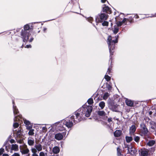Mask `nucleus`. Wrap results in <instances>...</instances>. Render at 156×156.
I'll use <instances>...</instances> for the list:
<instances>
[{
	"mask_svg": "<svg viewBox=\"0 0 156 156\" xmlns=\"http://www.w3.org/2000/svg\"><path fill=\"white\" fill-rule=\"evenodd\" d=\"M93 108L91 106H87L84 105L74 113L75 119L73 120V122L76 123L81 121L85 118L90 116L92 112Z\"/></svg>",
	"mask_w": 156,
	"mask_h": 156,
	"instance_id": "nucleus-1",
	"label": "nucleus"
},
{
	"mask_svg": "<svg viewBox=\"0 0 156 156\" xmlns=\"http://www.w3.org/2000/svg\"><path fill=\"white\" fill-rule=\"evenodd\" d=\"M118 36L115 37V40H112V37L111 36H109L108 38V45L110 53L112 55L114 52L115 49V44L118 42Z\"/></svg>",
	"mask_w": 156,
	"mask_h": 156,
	"instance_id": "nucleus-2",
	"label": "nucleus"
},
{
	"mask_svg": "<svg viewBox=\"0 0 156 156\" xmlns=\"http://www.w3.org/2000/svg\"><path fill=\"white\" fill-rule=\"evenodd\" d=\"M30 28L29 25L28 24H27L24 26V30H22L21 31V35L23 39V42L28 41L29 39L30 34L27 30L30 29Z\"/></svg>",
	"mask_w": 156,
	"mask_h": 156,
	"instance_id": "nucleus-3",
	"label": "nucleus"
},
{
	"mask_svg": "<svg viewBox=\"0 0 156 156\" xmlns=\"http://www.w3.org/2000/svg\"><path fill=\"white\" fill-rule=\"evenodd\" d=\"M75 119V115H72L70 118H68L61 122V124H63L68 128H71L73 125V121Z\"/></svg>",
	"mask_w": 156,
	"mask_h": 156,
	"instance_id": "nucleus-4",
	"label": "nucleus"
},
{
	"mask_svg": "<svg viewBox=\"0 0 156 156\" xmlns=\"http://www.w3.org/2000/svg\"><path fill=\"white\" fill-rule=\"evenodd\" d=\"M13 104V112L15 116L14 119V121H18L20 120V119L21 118V115H19V112L18 110L16 108V107L15 106L14 102L12 101Z\"/></svg>",
	"mask_w": 156,
	"mask_h": 156,
	"instance_id": "nucleus-5",
	"label": "nucleus"
},
{
	"mask_svg": "<svg viewBox=\"0 0 156 156\" xmlns=\"http://www.w3.org/2000/svg\"><path fill=\"white\" fill-rule=\"evenodd\" d=\"M108 16L107 14L101 13L100 15L99 16L100 19L96 17L95 19L96 22L97 23L99 22H102L103 20H107Z\"/></svg>",
	"mask_w": 156,
	"mask_h": 156,
	"instance_id": "nucleus-6",
	"label": "nucleus"
},
{
	"mask_svg": "<svg viewBox=\"0 0 156 156\" xmlns=\"http://www.w3.org/2000/svg\"><path fill=\"white\" fill-rule=\"evenodd\" d=\"M31 149L36 152H40L42 151L43 146L40 143L35 144L34 147H32Z\"/></svg>",
	"mask_w": 156,
	"mask_h": 156,
	"instance_id": "nucleus-7",
	"label": "nucleus"
},
{
	"mask_svg": "<svg viewBox=\"0 0 156 156\" xmlns=\"http://www.w3.org/2000/svg\"><path fill=\"white\" fill-rule=\"evenodd\" d=\"M20 151L22 154H28L30 151L27 145L24 144L23 147H21L20 146Z\"/></svg>",
	"mask_w": 156,
	"mask_h": 156,
	"instance_id": "nucleus-8",
	"label": "nucleus"
},
{
	"mask_svg": "<svg viewBox=\"0 0 156 156\" xmlns=\"http://www.w3.org/2000/svg\"><path fill=\"white\" fill-rule=\"evenodd\" d=\"M66 134V133L65 132L56 133L55 135V138L58 140H61L63 139L64 137H65Z\"/></svg>",
	"mask_w": 156,
	"mask_h": 156,
	"instance_id": "nucleus-9",
	"label": "nucleus"
},
{
	"mask_svg": "<svg viewBox=\"0 0 156 156\" xmlns=\"http://www.w3.org/2000/svg\"><path fill=\"white\" fill-rule=\"evenodd\" d=\"M140 126V130L142 134L144 135H147L148 132V130L145 125L144 124H141Z\"/></svg>",
	"mask_w": 156,
	"mask_h": 156,
	"instance_id": "nucleus-10",
	"label": "nucleus"
},
{
	"mask_svg": "<svg viewBox=\"0 0 156 156\" xmlns=\"http://www.w3.org/2000/svg\"><path fill=\"white\" fill-rule=\"evenodd\" d=\"M23 120L24 123L25 124L27 129H30L32 128V125L30 122L26 119H23Z\"/></svg>",
	"mask_w": 156,
	"mask_h": 156,
	"instance_id": "nucleus-11",
	"label": "nucleus"
},
{
	"mask_svg": "<svg viewBox=\"0 0 156 156\" xmlns=\"http://www.w3.org/2000/svg\"><path fill=\"white\" fill-rule=\"evenodd\" d=\"M151 126L150 130L151 132H153L156 130V124L154 122H150Z\"/></svg>",
	"mask_w": 156,
	"mask_h": 156,
	"instance_id": "nucleus-12",
	"label": "nucleus"
},
{
	"mask_svg": "<svg viewBox=\"0 0 156 156\" xmlns=\"http://www.w3.org/2000/svg\"><path fill=\"white\" fill-rule=\"evenodd\" d=\"M14 133L16 134L18 137L20 136L22 134L23 130L21 128H19L18 130H14Z\"/></svg>",
	"mask_w": 156,
	"mask_h": 156,
	"instance_id": "nucleus-13",
	"label": "nucleus"
},
{
	"mask_svg": "<svg viewBox=\"0 0 156 156\" xmlns=\"http://www.w3.org/2000/svg\"><path fill=\"white\" fill-rule=\"evenodd\" d=\"M136 129L135 126L133 125L129 128V134L131 135L133 134Z\"/></svg>",
	"mask_w": 156,
	"mask_h": 156,
	"instance_id": "nucleus-14",
	"label": "nucleus"
},
{
	"mask_svg": "<svg viewBox=\"0 0 156 156\" xmlns=\"http://www.w3.org/2000/svg\"><path fill=\"white\" fill-rule=\"evenodd\" d=\"M104 6L103 7V11L109 14L111 13V10H110V9L108 6H106L105 5H104Z\"/></svg>",
	"mask_w": 156,
	"mask_h": 156,
	"instance_id": "nucleus-15",
	"label": "nucleus"
},
{
	"mask_svg": "<svg viewBox=\"0 0 156 156\" xmlns=\"http://www.w3.org/2000/svg\"><path fill=\"white\" fill-rule=\"evenodd\" d=\"M126 105L132 107L133 105V102L131 100L126 99L125 101Z\"/></svg>",
	"mask_w": 156,
	"mask_h": 156,
	"instance_id": "nucleus-16",
	"label": "nucleus"
},
{
	"mask_svg": "<svg viewBox=\"0 0 156 156\" xmlns=\"http://www.w3.org/2000/svg\"><path fill=\"white\" fill-rule=\"evenodd\" d=\"M11 150H13L15 151H17L19 150L18 146L16 144H12V147Z\"/></svg>",
	"mask_w": 156,
	"mask_h": 156,
	"instance_id": "nucleus-17",
	"label": "nucleus"
},
{
	"mask_svg": "<svg viewBox=\"0 0 156 156\" xmlns=\"http://www.w3.org/2000/svg\"><path fill=\"white\" fill-rule=\"evenodd\" d=\"M127 149L129 152L133 153H134L135 152V149L133 148V146L131 145H128L127 146Z\"/></svg>",
	"mask_w": 156,
	"mask_h": 156,
	"instance_id": "nucleus-18",
	"label": "nucleus"
},
{
	"mask_svg": "<svg viewBox=\"0 0 156 156\" xmlns=\"http://www.w3.org/2000/svg\"><path fill=\"white\" fill-rule=\"evenodd\" d=\"M59 151V149L58 147H55L53 148V152L54 154H56L58 153Z\"/></svg>",
	"mask_w": 156,
	"mask_h": 156,
	"instance_id": "nucleus-19",
	"label": "nucleus"
},
{
	"mask_svg": "<svg viewBox=\"0 0 156 156\" xmlns=\"http://www.w3.org/2000/svg\"><path fill=\"white\" fill-rule=\"evenodd\" d=\"M59 126L58 127V129L59 131H62L65 129V127L63 126H64L63 124H61V122H59Z\"/></svg>",
	"mask_w": 156,
	"mask_h": 156,
	"instance_id": "nucleus-20",
	"label": "nucleus"
},
{
	"mask_svg": "<svg viewBox=\"0 0 156 156\" xmlns=\"http://www.w3.org/2000/svg\"><path fill=\"white\" fill-rule=\"evenodd\" d=\"M121 131L120 130H116L114 133V135L115 137H119L120 136Z\"/></svg>",
	"mask_w": 156,
	"mask_h": 156,
	"instance_id": "nucleus-21",
	"label": "nucleus"
},
{
	"mask_svg": "<svg viewBox=\"0 0 156 156\" xmlns=\"http://www.w3.org/2000/svg\"><path fill=\"white\" fill-rule=\"evenodd\" d=\"M34 140H32L30 139H28V144L29 146H33L34 145Z\"/></svg>",
	"mask_w": 156,
	"mask_h": 156,
	"instance_id": "nucleus-22",
	"label": "nucleus"
},
{
	"mask_svg": "<svg viewBox=\"0 0 156 156\" xmlns=\"http://www.w3.org/2000/svg\"><path fill=\"white\" fill-rule=\"evenodd\" d=\"M99 106L101 108V109H103L105 106V103L103 101L100 102L99 104Z\"/></svg>",
	"mask_w": 156,
	"mask_h": 156,
	"instance_id": "nucleus-23",
	"label": "nucleus"
},
{
	"mask_svg": "<svg viewBox=\"0 0 156 156\" xmlns=\"http://www.w3.org/2000/svg\"><path fill=\"white\" fill-rule=\"evenodd\" d=\"M119 30V27L116 25L115 26L113 30L114 33L115 34H116L118 33Z\"/></svg>",
	"mask_w": 156,
	"mask_h": 156,
	"instance_id": "nucleus-24",
	"label": "nucleus"
},
{
	"mask_svg": "<svg viewBox=\"0 0 156 156\" xmlns=\"http://www.w3.org/2000/svg\"><path fill=\"white\" fill-rule=\"evenodd\" d=\"M29 130V132L28 133V135L30 136H33L34 134V129H27Z\"/></svg>",
	"mask_w": 156,
	"mask_h": 156,
	"instance_id": "nucleus-25",
	"label": "nucleus"
},
{
	"mask_svg": "<svg viewBox=\"0 0 156 156\" xmlns=\"http://www.w3.org/2000/svg\"><path fill=\"white\" fill-rule=\"evenodd\" d=\"M141 154L142 156H147L148 154V152L146 150L142 151L141 152Z\"/></svg>",
	"mask_w": 156,
	"mask_h": 156,
	"instance_id": "nucleus-26",
	"label": "nucleus"
},
{
	"mask_svg": "<svg viewBox=\"0 0 156 156\" xmlns=\"http://www.w3.org/2000/svg\"><path fill=\"white\" fill-rule=\"evenodd\" d=\"M155 143V142L154 140H150L147 143V145L149 146H151L154 144Z\"/></svg>",
	"mask_w": 156,
	"mask_h": 156,
	"instance_id": "nucleus-27",
	"label": "nucleus"
},
{
	"mask_svg": "<svg viewBox=\"0 0 156 156\" xmlns=\"http://www.w3.org/2000/svg\"><path fill=\"white\" fill-rule=\"evenodd\" d=\"M98 114L100 116H105V112L103 111H98Z\"/></svg>",
	"mask_w": 156,
	"mask_h": 156,
	"instance_id": "nucleus-28",
	"label": "nucleus"
},
{
	"mask_svg": "<svg viewBox=\"0 0 156 156\" xmlns=\"http://www.w3.org/2000/svg\"><path fill=\"white\" fill-rule=\"evenodd\" d=\"M126 142L128 143L130 142L133 140V138L131 136H126Z\"/></svg>",
	"mask_w": 156,
	"mask_h": 156,
	"instance_id": "nucleus-29",
	"label": "nucleus"
},
{
	"mask_svg": "<svg viewBox=\"0 0 156 156\" xmlns=\"http://www.w3.org/2000/svg\"><path fill=\"white\" fill-rule=\"evenodd\" d=\"M109 94L108 93H106L104 94L103 98V99L106 100L109 96Z\"/></svg>",
	"mask_w": 156,
	"mask_h": 156,
	"instance_id": "nucleus-30",
	"label": "nucleus"
},
{
	"mask_svg": "<svg viewBox=\"0 0 156 156\" xmlns=\"http://www.w3.org/2000/svg\"><path fill=\"white\" fill-rule=\"evenodd\" d=\"M30 150L32 153V154L31 155L32 156H39L37 153V152L34 151L31 149Z\"/></svg>",
	"mask_w": 156,
	"mask_h": 156,
	"instance_id": "nucleus-31",
	"label": "nucleus"
},
{
	"mask_svg": "<svg viewBox=\"0 0 156 156\" xmlns=\"http://www.w3.org/2000/svg\"><path fill=\"white\" fill-rule=\"evenodd\" d=\"M87 102L89 104L91 105L93 103V99L92 98H90L88 99Z\"/></svg>",
	"mask_w": 156,
	"mask_h": 156,
	"instance_id": "nucleus-32",
	"label": "nucleus"
},
{
	"mask_svg": "<svg viewBox=\"0 0 156 156\" xmlns=\"http://www.w3.org/2000/svg\"><path fill=\"white\" fill-rule=\"evenodd\" d=\"M105 78L107 81H109L111 79V77L107 75H105Z\"/></svg>",
	"mask_w": 156,
	"mask_h": 156,
	"instance_id": "nucleus-33",
	"label": "nucleus"
},
{
	"mask_svg": "<svg viewBox=\"0 0 156 156\" xmlns=\"http://www.w3.org/2000/svg\"><path fill=\"white\" fill-rule=\"evenodd\" d=\"M42 132L43 133H45L47 130V129L46 126H43L42 128Z\"/></svg>",
	"mask_w": 156,
	"mask_h": 156,
	"instance_id": "nucleus-34",
	"label": "nucleus"
},
{
	"mask_svg": "<svg viewBox=\"0 0 156 156\" xmlns=\"http://www.w3.org/2000/svg\"><path fill=\"white\" fill-rule=\"evenodd\" d=\"M117 154L118 156H121V150L118 147L117 148Z\"/></svg>",
	"mask_w": 156,
	"mask_h": 156,
	"instance_id": "nucleus-35",
	"label": "nucleus"
},
{
	"mask_svg": "<svg viewBox=\"0 0 156 156\" xmlns=\"http://www.w3.org/2000/svg\"><path fill=\"white\" fill-rule=\"evenodd\" d=\"M19 126V124L18 123L15 122L13 124V126L14 127V129L18 127Z\"/></svg>",
	"mask_w": 156,
	"mask_h": 156,
	"instance_id": "nucleus-36",
	"label": "nucleus"
},
{
	"mask_svg": "<svg viewBox=\"0 0 156 156\" xmlns=\"http://www.w3.org/2000/svg\"><path fill=\"white\" fill-rule=\"evenodd\" d=\"M134 140L137 142H138L140 140V137L138 136H135L134 138Z\"/></svg>",
	"mask_w": 156,
	"mask_h": 156,
	"instance_id": "nucleus-37",
	"label": "nucleus"
},
{
	"mask_svg": "<svg viewBox=\"0 0 156 156\" xmlns=\"http://www.w3.org/2000/svg\"><path fill=\"white\" fill-rule=\"evenodd\" d=\"M106 87L109 90H110L112 88L110 84L108 83H107Z\"/></svg>",
	"mask_w": 156,
	"mask_h": 156,
	"instance_id": "nucleus-38",
	"label": "nucleus"
},
{
	"mask_svg": "<svg viewBox=\"0 0 156 156\" xmlns=\"http://www.w3.org/2000/svg\"><path fill=\"white\" fill-rule=\"evenodd\" d=\"M123 23L122 21H119L117 23V25H116V26H117L119 27L121 26L122 24H123Z\"/></svg>",
	"mask_w": 156,
	"mask_h": 156,
	"instance_id": "nucleus-39",
	"label": "nucleus"
},
{
	"mask_svg": "<svg viewBox=\"0 0 156 156\" xmlns=\"http://www.w3.org/2000/svg\"><path fill=\"white\" fill-rule=\"evenodd\" d=\"M108 22L106 21H104L102 23V25L103 26H108Z\"/></svg>",
	"mask_w": 156,
	"mask_h": 156,
	"instance_id": "nucleus-40",
	"label": "nucleus"
},
{
	"mask_svg": "<svg viewBox=\"0 0 156 156\" xmlns=\"http://www.w3.org/2000/svg\"><path fill=\"white\" fill-rule=\"evenodd\" d=\"M88 21L90 23H91L93 20V18L92 17H90L87 18Z\"/></svg>",
	"mask_w": 156,
	"mask_h": 156,
	"instance_id": "nucleus-41",
	"label": "nucleus"
},
{
	"mask_svg": "<svg viewBox=\"0 0 156 156\" xmlns=\"http://www.w3.org/2000/svg\"><path fill=\"white\" fill-rule=\"evenodd\" d=\"M44 152L43 151H41L39 154V156H45Z\"/></svg>",
	"mask_w": 156,
	"mask_h": 156,
	"instance_id": "nucleus-42",
	"label": "nucleus"
},
{
	"mask_svg": "<svg viewBox=\"0 0 156 156\" xmlns=\"http://www.w3.org/2000/svg\"><path fill=\"white\" fill-rule=\"evenodd\" d=\"M4 150L3 148H1L0 149V155H1L3 153Z\"/></svg>",
	"mask_w": 156,
	"mask_h": 156,
	"instance_id": "nucleus-43",
	"label": "nucleus"
},
{
	"mask_svg": "<svg viewBox=\"0 0 156 156\" xmlns=\"http://www.w3.org/2000/svg\"><path fill=\"white\" fill-rule=\"evenodd\" d=\"M11 156H20V154L18 153H15Z\"/></svg>",
	"mask_w": 156,
	"mask_h": 156,
	"instance_id": "nucleus-44",
	"label": "nucleus"
},
{
	"mask_svg": "<svg viewBox=\"0 0 156 156\" xmlns=\"http://www.w3.org/2000/svg\"><path fill=\"white\" fill-rule=\"evenodd\" d=\"M17 142L20 144H22L23 142V140H20L17 141Z\"/></svg>",
	"mask_w": 156,
	"mask_h": 156,
	"instance_id": "nucleus-45",
	"label": "nucleus"
},
{
	"mask_svg": "<svg viewBox=\"0 0 156 156\" xmlns=\"http://www.w3.org/2000/svg\"><path fill=\"white\" fill-rule=\"evenodd\" d=\"M111 68H108L107 71V74L108 73V74H109V73L111 72Z\"/></svg>",
	"mask_w": 156,
	"mask_h": 156,
	"instance_id": "nucleus-46",
	"label": "nucleus"
},
{
	"mask_svg": "<svg viewBox=\"0 0 156 156\" xmlns=\"http://www.w3.org/2000/svg\"><path fill=\"white\" fill-rule=\"evenodd\" d=\"M10 142L11 143H15V141L14 140L11 139L10 140Z\"/></svg>",
	"mask_w": 156,
	"mask_h": 156,
	"instance_id": "nucleus-47",
	"label": "nucleus"
},
{
	"mask_svg": "<svg viewBox=\"0 0 156 156\" xmlns=\"http://www.w3.org/2000/svg\"><path fill=\"white\" fill-rule=\"evenodd\" d=\"M112 119L111 118H109L108 119V122H110L112 121Z\"/></svg>",
	"mask_w": 156,
	"mask_h": 156,
	"instance_id": "nucleus-48",
	"label": "nucleus"
},
{
	"mask_svg": "<svg viewBox=\"0 0 156 156\" xmlns=\"http://www.w3.org/2000/svg\"><path fill=\"white\" fill-rule=\"evenodd\" d=\"M25 48H31V46L30 45H27L25 47Z\"/></svg>",
	"mask_w": 156,
	"mask_h": 156,
	"instance_id": "nucleus-49",
	"label": "nucleus"
},
{
	"mask_svg": "<svg viewBox=\"0 0 156 156\" xmlns=\"http://www.w3.org/2000/svg\"><path fill=\"white\" fill-rule=\"evenodd\" d=\"M150 17H156V13L154 14H152L151 16H150Z\"/></svg>",
	"mask_w": 156,
	"mask_h": 156,
	"instance_id": "nucleus-50",
	"label": "nucleus"
},
{
	"mask_svg": "<svg viewBox=\"0 0 156 156\" xmlns=\"http://www.w3.org/2000/svg\"><path fill=\"white\" fill-rule=\"evenodd\" d=\"M126 21V18H124L123 20L122 21L123 23H124Z\"/></svg>",
	"mask_w": 156,
	"mask_h": 156,
	"instance_id": "nucleus-51",
	"label": "nucleus"
},
{
	"mask_svg": "<svg viewBox=\"0 0 156 156\" xmlns=\"http://www.w3.org/2000/svg\"><path fill=\"white\" fill-rule=\"evenodd\" d=\"M33 38L32 37H31L30 38V39L29 41L30 42H32L33 41Z\"/></svg>",
	"mask_w": 156,
	"mask_h": 156,
	"instance_id": "nucleus-52",
	"label": "nucleus"
},
{
	"mask_svg": "<svg viewBox=\"0 0 156 156\" xmlns=\"http://www.w3.org/2000/svg\"><path fill=\"white\" fill-rule=\"evenodd\" d=\"M2 156H9V155L7 154H3Z\"/></svg>",
	"mask_w": 156,
	"mask_h": 156,
	"instance_id": "nucleus-53",
	"label": "nucleus"
},
{
	"mask_svg": "<svg viewBox=\"0 0 156 156\" xmlns=\"http://www.w3.org/2000/svg\"><path fill=\"white\" fill-rule=\"evenodd\" d=\"M134 17L135 18H138V16L137 15H136L134 16Z\"/></svg>",
	"mask_w": 156,
	"mask_h": 156,
	"instance_id": "nucleus-54",
	"label": "nucleus"
},
{
	"mask_svg": "<svg viewBox=\"0 0 156 156\" xmlns=\"http://www.w3.org/2000/svg\"><path fill=\"white\" fill-rule=\"evenodd\" d=\"M106 0H101V1L102 3H104L106 1Z\"/></svg>",
	"mask_w": 156,
	"mask_h": 156,
	"instance_id": "nucleus-55",
	"label": "nucleus"
},
{
	"mask_svg": "<svg viewBox=\"0 0 156 156\" xmlns=\"http://www.w3.org/2000/svg\"><path fill=\"white\" fill-rule=\"evenodd\" d=\"M45 154V156H46L47 155V153H44Z\"/></svg>",
	"mask_w": 156,
	"mask_h": 156,
	"instance_id": "nucleus-56",
	"label": "nucleus"
},
{
	"mask_svg": "<svg viewBox=\"0 0 156 156\" xmlns=\"http://www.w3.org/2000/svg\"><path fill=\"white\" fill-rule=\"evenodd\" d=\"M155 134L156 135V130H155Z\"/></svg>",
	"mask_w": 156,
	"mask_h": 156,
	"instance_id": "nucleus-57",
	"label": "nucleus"
},
{
	"mask_svg": "<svg viewBox=\"0 0 156 156\" xmlns=\"http://www.w3.org/2000/svg\"><path fill=\"white\" fill-rule=\"evenodd\" d=\"M46 30V29H45H45H44V31H45V30Z\"/></svg>",
	"mask_w": 156,
	"mask_h": 156,
	"instance_id": "nucleus-58",
	"label": "nucleus"
},
{
	"mask_svg": "<svg viewBox=\"0 0 156 156\" xmlns=\"http://www.w3.org/2000/svg\"><path fill=\"white\" fill-rule=\"evenodd\" d=\"M0 156H1V155H0Z\"/></svg>",
	"mask_w": 156,
	"mask_h": 156,
	"instance_id": "nucleus-59",
	"label": "nucleus"
}]
</instances>
